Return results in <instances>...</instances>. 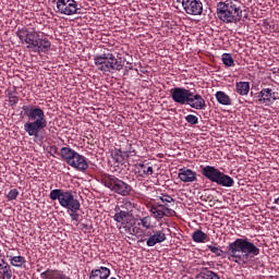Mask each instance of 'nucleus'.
Returning a JSON list of instances; mask_svg holds the SVG:
<instances>
[{"instance_id": "nucleus-1", "label": "nucleus", "mask_w": 279, "mask_h": 279, "mask_svg": "<svg viewBox=\"0 0 279 279\" xmlns=\"http://www.w3.org/2000/svg\"><path fill=\"white\" fill-rule=\"evenodd\" d=\"M228 260L236 265H247L250 258H256L260 255V248L247 238H238L227 246Z\"/></svg>"}, {"instance_id": "nucleus-2", "label": "nucleus", "mask_w": 279, "mask_h": 279, "mask_svg": "<svg viewBox=\"0 0 279 279\" xmlns=\"http://www.w3.org/2000/svg\"><path fill=\"white\" fill-rule=\"evenodd\" d=\"M22 110L24 112V117L28 119V121L24 124V131L26 134H28V136L38 138V134H40L41 130L47 128V117L45 116V110L33 105H24Z\"/></svg>"}, {"instance_id": "nucleus-3", "label": "nucleus", "mask_w": 279, "mask_h": 279, "mask_svg": "<svg viewBox=\"0 0 279 279\" xmlns=\"http://www.w3.org/2000/svg\"><path fill=\"white\" fill-rule=\"evenodd\" d=\"M217 16L222 23H241L247 19L245 13V5L240 0H227L225 2H218Z\"/></svg>"}, {"instance_id": "nucleus-4", "label": "nucleus", "mask_w": 279, "mask_h": 279, "mask_svg": "<svg viewBox=\"0 0 279 279\" xmlns=\"http://www.w3.org/2000/svg\"><path fill=\"white\" fill-rule=\"evenodd\" d=\"M170 96L172 101L179 106H190L194 110H206V100L202 95L195 94V89L173 87L170 89Z\"/></svg>"}, {"instance_id": "nucleus-5", "label": "nucleus", "mask_w": 279, "mask_h": 279, "mask_svg": "<svg viewBox=\"0 0 279 279\" xmlns=\"http://www.w3.org/2000/svg\"><path fill=\"white\" fill-rule=\"evenodd\" d=\"M95 65L98 71L102 73H112L113 71H123V66H125V61L123 59H117L114 54L111 52L96 54L94 57Z\"/></svg>"}, {"instance_id": "nucleus-6", "label": "nucleus", "mask_w": 279, "mask_h": 279, "mask_svg": "<svg viewBox=\"0 0 279 279\" xmlns=\"http://www.w3.org/2000/svg\"><path fill=\"white\" fill-rule=\"evenodd\" d=\"M202 174L204 178L209 180V182H214L218 184V186H225L226 189H230L234 186V179L230 175L221 172L219 169L213 166H201Z\"/></svg>"}, {"instance_id": "nucleus-7", "label": "nucleus", "mask_w": 279, "mask_h": 279, "mask_svg": "<svg viewBox=\"0 0 279 279\" xmlns=\"http://www.w3.org/2000/svg\"><path fill=\"white\" fill-rule=\"evenodd\" d=\"M49 197L52 199V202L58 201L60 206L62 208H66V210H75V208L81 205L80 201L75 198V195L71 190H52L49 194Z\"/></svg>"}, {"instance_id": "nucleus-8", "label": "nucleus", "mask_w": 279, "mask_h": 279, "mask_svg": "<svg viewBox=\"0 0 279 279\" xmlns=\"http://www.w3.org/2000/svg\"><path fill=\"white\" fill-rule=\"evenodd\" d=\"M101 184L107 189H110L112 193H117L122 197H128V195L132 193V185L112 174H104L101 178Z\"/></svg>"}, {"instance_id": "nucleus-9", "label": "nucleus", "mask_w": 279, "mask_h": 279, "mask_svg": "<svg viewBox=\"0 0 279 279\" xmlns=\"http://www.w3.org/2000/svg\"><path fill=\"white\" fill-rule=\"evenodd\" d=\"M15 34L21 43L27 45V49H32L33 51L39 49L38 40H40V35L36 31H29L27 27H19Z\"/></svg>"}, {"instance_id": "nucleus-10", "label": "nucleus", "mask_w": 279, "mask_h": 279, "mask_svg": "<svg viewBox=\"0 0 279 279\" xmlns=\"http://www.w3.org/2000/svg\"><path fill=\"white\" fill-rule=\"evenodd\" d=\"M57 14L73 16V14H82V4L75 0H57Z\"/></svg>"}, {"instance_id": "nucleus-11", "label": "nucleus", "mask_w": 279, "mask_h": 279, "mask_svg": "<svg viewBox=\"0 0 279 279\" xmlns=\"http://www.w3.org/2000/svg\"><path fill=\"white\" fill-rule=\"evenodd\" d=\"M122 208H126V210H121L120 207H116L114 208V216H113V221H116L117 223H121V226H123L124 228H128V223H130V221H132V215L130 214V210H132V208H134V206L132 205V203L130 201H126L123 203V205L121 206Z\"/></svg>"}, {"instance_id": "nucleus-12", "label": "nucleus", "mask_w": 279, "mask_h": 279, "mask_svg": "<svg viewBox=\"0 0 279 279\" xmlns=\"http://www.w3.org/2000/svg\"><path fill=\"white\" fill-rule=\"evenodd\" d=\"M182 8L191 16H202L204 12L202 0H182Z\"/></svg>"}, {"instance_id": "nucleus-13", "label": "nucleus", "mask_w": 279, "mask_h": 279, "mask_svg": "<svg viewBox=\"0 0 279 279\" xmlns=\"http://www.w3.org/2000/svg\"><path fill=\"white\" fill-rule=\"evenodd\" d=\"M276 95H278V93L274 92V89L263 88L258 93L257 97H258L259 104H264V106H271V104H274V101H276V99H278V97H276Z\"/></svg>"}, {"instance_id": "nucleus-14", "label": "nucleus", "mask_w": 279, "mask_h": 279, "mask_svg": "<svg viewBox=\"0 0 279 279\" xmlns=\"http://www.w3.org/2000/svg\"><path fill=\"white\" fill-rule=\"evenodd\" d=\"M147 234L149 235L146 241L148 247H154L157 243H165V241H167V234L163 230H153V234L150 232Z\"/></svg>"}, {"instance_id": "nucleus-15", "label": "nucleus", "mask_w": 279, "mask_h": 279, "mask_svg": "<svg viewBox=\"0 0 279 279\" xmlns=\"http://www.w3.org/2000/svg\"><path fill=\"white\" fill-rule=\"evenodd\" d=\"M73 169L77 171H86L88 169V162L86 161V157L76 153V156L72 159V162L69 165Z\"/></svg>"}, {"instance_id": "nucleus-16", "label": "nucleus", "mask_w": 279, "mask_h": 279, "mask_svg": "<svg viewBox=\"0 0 279 279\" xmlns=\"http://www.w3.org/2000/svg\"><path fill=\"white\" fill-rule=\"evenodd\" d=\"M179 179L181 180V182H195L197 181V172L191 170V169H186V168H182L179 170Z\"/></svg>"}, {"instance_id": "nucleus-17", "label": "nucleus", "mask_w": 279, "mask_h": 279, "mask_svg": "<svg viewBox=\"0 0 279 279\" xmlns=\"http://www.w3.org/2000/svg\"><path fill=\"white\" fill-rule=\"evenodd\" d=\"M167 208V205H162L160 203H155L150 206V213L155 219H162L167 217V211L165 209Z\"/></svg>"}, {"instance_id": "nucleus-18", "label": "nucleus", "mask_w": 279, "mask_h": 279, "mask_svg": "<svg viewBox=\"0 0 279 279\" xmlns=\"http://www.w3.org/2000/svg\"><path fill=\"white\" fill-rule=\"evenodd\" d=\"M89 278L93 279H107L110 278V268L100 266L99 268L90 271Z\"/></svg>"}, {"instance_id": "nucleus-19", "label": "nucleus", "mask_w": 279, "mask_h": 279, "mask_svg": "<svg viewBox=\"0 0 279 279\" xmlns=\"http://www.w3.org/2000/svg\"><path fill=\"white\" fill-rule=\"evenodd\" d=\"M76 154L77 151L73 150L71 147H62L60 149L59 156H61L62 160H64L66 165H71Z\"/></svg>"}, {"instance_id": "nucleus-20", "label": "nucleus", "mask_w": 279, "mask_h": 279, "mask_svg": "<svg viewBox=\"0 0 279 279\" xmlns=\"http://www.w3.org/2000/svg\"><path fill=\"white\" fill-rule=\"evenodd\" d=\"M0 279H12V267L5 259H0Z\"/></svg>"}, {"instance_id": "nucleus-21", "label": "nucleus", "mask_w": 279, "mask_h": 279, "mask_svg": "<svg viewBox=\"0 0 279 279\" xmlns=\"http://www.w3.org/2000/svg\"><path fill=\"white\" fill-rule=\"evenodd\" d=\"M235 93L245 97L250 95V82H238L235 83Z\"/></svg>"}, {"instance_id": "nucleus-22", "label": "nucleus", "mask_w": 279, "mask_h": 279, "mask_svg": "<svg viewBox=\"0 0 279 279\" xmlns=\"http://www.w3.org/2000/svg\"><path fill=\"white\" fill-rule=\"evenodd\" d=\"M38 47L39 48H35V53H45L46 51L51 49V41H49V39L47 38H40L38 40Z\"/></svg>"}, {"instance_id": "nucleus-23", "label": "nucleus", "mask_w": 279, "mask_h": 279, "mask_svg": "<svg viewBox=\"0 0 279 279\" xmlns=\"http://www.w3.org/2000/svg\"><path fill=\"white\" fill-rule=\"evenodd\" d=\"M138 174L141 175V178H148V175L154 174V167L149 166V163H140Z\"/></svg>"}, {"instance_id": "nucleus-24", "label": "nucleus", "mask_w": 279, "mask_h": 279, "mask_svg": "<svg viewBox=\"0 0 279 279\" xmlns=\"http://www.w3.org/2000/svg\"><path fill=\"white\" fill-rule=\"evenodd\" d=\"M192 239L194 243H206L207 241H210V238L208 236V234H206L202 230L194 231L192 234Z\"/></svg>"}, {"instance_id": "nucleus-25", "label": "nucleus", "mask_w": 279, "mask_h": 279, "mask_svg": "<svg viewBox=\"0 0 279 279\" xmlns=\"http://www.w3.org/2000/svg\"><path fill=\"white\" fill-rule=\"evenodd\" d=\"M216 99L221 106H232V99H230L226 92H217Z\"/></svg>"}, {"instance_id": "nucleus-26", "label": "nucleus", "mask_w": 279, "mask_h": 279, "mask_svg": "<svg viewBox=\"0 0 279 279\" xmlns=\"http://www.w3.org/2000/svg\"><path fill=\"white\" fill-rule=\"evenodd\" d=\"M196 279H220V278H219V275H217L216 272L211 270H205L198 274L196 276Z\"/></svg>"}, {"instance_id": "nucleus-27", "label": "nucleus", "mask_w": 279, "mask_h": 279, "mask_svg": "<svg viewBox=\"0 0 279 279\" xmlns=\"http://www.w3.org/2000/svg\"><path fill=\"white\" fill-rule=\"evenodd\" d=\"M11 265H13V267H23V265H25V257L23 256L11 257Z\"/></svg>"}, {"instance_id": "nucleus-28", "label": "nucleus", "mask_w": 279, "mask_h": 279, "mask_svg": "<svg viewBox=\"0 0 279 279\" xmlns=\"http://www.w3.org/2000/svg\"><path fill=\"white\" fill-rule=\"evenodd\" d=\"M111 158L117 162V165H123V160H125L121 150L113 151L111 154Z\"/></svg>"}, {"instance_id": "nucleus-29", "label": "nucleus", "mask_w": 279, "mask_h": 279, "mask_svg": "<svg viewBox=\"0 0 279 279\" xmlns=\"http://www.w3.org/2000/svg\"><path fill=\"white\" fill-rule=\"evenodd\" d=\"M222 63L225 64V66H234V59L232 58V54L223 53Z\"/></svg>"}, {"instance_id": "nucleus-30", "label": "nucleus", "mask_w": 279, "mask_h": 279, "mask_svg": "<svg viewBox=\"0 0 279 279\" xmlns=\"http://www.w3.org/2000/svg\"><path fill=\"white\" fill-rule=\"evenodd\" d=\"M80 208H82V205H76L74 210L68 209L71 213L70 217H71L72 221H80V214H77V213H80Z\"/></svg>"}, {"instance_id": "nucleus-31", "label": "nucleus", "mask_w": 279, "mask_h": 279, "mask_svg": "<svg viewBox=\"0 0 279 279\" xmlns=\"http://www.w3.org/2000/svg\"><path fill=\"white\" fill-rule=\"evenodd\" d=\"M160 202H162L163 206H169V204H173L175 199L171 197L170 195L162 194L161 196L158 197Z\"/></svg>"}, {"instance_id": "nucleus-32", "label": "nucleus", "mask_w": 279, "mask_h": 279, "mask_svg": "<svg viewBox=\"0 0 279 279\" xmlns=\"http://www.w3.org/2000/svg\"><path fill=\"white\" fill-rule=\"evenodd\" d=\"M141 223L146 230H151V218L149 216L143 217Z\"/></svg>"}, {"instance_id": "nucleus-33", "label": "nucleus", "mask_w": 279, "mask_h": 279, "mask_svg": "<svg viewBox=\"0 0 279 279\" xmlns=\"http://www.w3.org/2000/svg\"><path fill=\"white\" fill-rule=\"evenodd\" d=\"M185 121L186 123H190V125H197V123H199V118L194 114H187Z\"/></svg>"}, {"instance_id": "nucleus-34", "label": "nucleus", "mask_w": 279, "mask_h": 279, "mask_svg": "<svg viewBox=\"0 0 279 279\" xmlns=\"http://www.w3.org/2000/svg\"><path fill=\"white\" fill-rule=\"evenodd\" d=\"M207 247L211 254H215L216 256H223V251L219 246L207 245Z\"/></svg>"}, {"instance_id": "nucleus-35", "label": "nucleus", "mask_w": 279, "mask_h": 279, "mask_svg": "<svg viewBox=\"0 0 279 279\" xmlns=\"http://www.w3.org/2000/svg\"><path fill=\"white\" fill-rule=\"evenodd\" d=\"M8 99L10 106H16L19 104V97L16 95H13L12 92L8 93Z\"/></svg>"}, {"instance_id": "nucleus-36", "label": "nucleus", "mask_w": 279, "mask_h": 279, "mask_svg": "<svg viewBox=\"0 0 279 279\" xmlns=\"http://www.w3.org/2000/svg\"><path fill=\"white\" fill-rule=\"evenodd\" d=\"M7 197H8V199H9L10 202L16 199V197H19V190H16V189L11 190V191L8 193Z\"/></svg>"}, {"instance_id": "nucleus-37", "label": "nucleus", "mask_w": 279, "mask_h": 279, "mask_svg": "<svg viewBox=\"0 0 279 279\" xmlns=\"http://www.w3.org/2000/svg\"><path fill=\"white\" fill-rule=\"evenodd\" d=\"M165 213H166V217H173V216H175V210L169 208V205H166Z\"/></svg>"}, {"instance_id": "nucleus-38", "label": "nucleus", "mask_w": 279, "mask_h": 279, "mask_svg": "<svg viewBox=\"0 0 279 279\" xmlns=\"http://www.w3.org/2000/svg\"><path fill=\"white\" fill-rule=\"evenodd\" d=\"M125 232H129L130 234H134V232H136V228H130V227H128L126 226V228H125Z\"/></svg>"}, {"instance_id": "nucleus-39", "label": "nucleus", "mask_w": 279, "mask_h": 279, "mask_svg": "<svg viewBox=\"0 0 279 279\" xmlns=\"http://www.w3.org/2000/svg\"><path fill=\"white\" fill-rule=\"evenodd\" d=\"M126 64H129V66H125L126 70L132 71V69H134V66H132V63L126 62Z\"/></svg>"}]
</instances>
